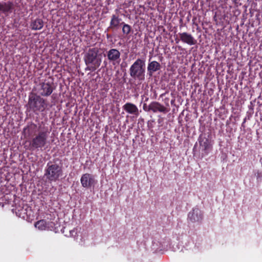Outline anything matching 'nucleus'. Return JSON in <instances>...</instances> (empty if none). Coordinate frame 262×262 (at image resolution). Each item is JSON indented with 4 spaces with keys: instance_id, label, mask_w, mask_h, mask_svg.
Returning <instances> with one entry per match:
<instances>
[{
    "instance_id": "0eeeda50",
    "label": "nucleus",
    "mask_w": 262,
    "mask_h": 262,
    "mask_svg": "<svg viewBox=\"0 0 262 262\" xmlns=\"http://www.w3.org/2000/svg\"><path fill=\"white\" fill-rule=\"evenodd\" d=\"M54 90L53 82L45 80L39 83L35 89L36 94L41 97H48L52 93Z\"/></svg>"
},
{
    "instance_id": "412c9836",
    "label": "nucleus",
    "mask_w": 262,
    "mask_h": 262,
    "mask_svg": "<svg viewBox=\"0 0 262 262\" xmlns=\"http://www.w3.org/2000/svg\"><path fill=\"white\" fill-rule=\"evenodd\" d=\"M228 0H219V3L222 4H226Z\"/></svg>"
},
{
    "instance_id": "f03ea898",
    "label": "nucleus",
    "mask_w": 262,
    "mask_h": 262,
    "mask_svg": "<svg viewBox=\"0 0 262 262\" xmlns=\"http://www.w3.org/2000/svg\"><path fill=\"white\" fill-rule=\"evenodd\" d=\"M63 175L62 166L55 162L49 161L44 170L47 181L51 183L59 181Z\"/></svg>"
},
{
    "instance_id": "2eb2a0df",
    "label": "nucleus",
    "mask_w": 262,
    "mask_h": 262,
    "mask_svg": "<svg viewBox=\"0 0 262 262\" xmlns=\"http://www.w3.org/2000/svg\"><path fill=\"white\" fill-rule=\"evenodd\" d=\"M161 69L160 63L156 61H152L149 62L147 66L148 74L149 76H151L153 73Z\"/></svg>"
},
{
    "instance_id": "f3484780",
    "label": "nucleus",
    "mask_w": 262,
    "mask_h": 262,
    "mask_svg": "<svg viewBox=\"0 0 262 262\" xmlns=\"http://www.w3.org/2000/svg\"><path fill=\"white\" fill-rule=\"evenodd\" d=\"M38 126H37L36 124L31 122L24 128V131L27 133L29 136H35V134L37 130L38 131Z\"/></svg>"
},
{
    "instance_id": "a211bd4d",
    "label": "nucleus",
    "mask_w": 262,
    "mask_h": 262,
    "mask_svg": "<svg viewBox=\"0 0 262 262\" xmlns=\"http://www.w3.org/2000/svg\"><path fill=\"white\" fill-rule=\"evenodd\" d=\"M43 26V21L40 18H36L32 20L30 27L32 30H37L41 29Z\"/></svg>"
},
{
    "instance_id": "6e6552de",
    "label": "nucleus",
    "mask_w": 262,
    "mask_h": 262,
    "mask_svg": "<svg viewBox=\"0 0 262 262\" xmlns=\"http://www.w3.org/2000/svg\"><path fill=\"white\" fill-rule=\"evenodd\" d=\"M209 135L207 137L206 134H201L199 137L198 141L202 157L207 156L212 148L211 141L209 139Z\"/></svg>"
},
{
    "instance_id": "5701e85b",
    "label": "nucleus",
    "mask_w": 262,
    "mask_h": 262,
    "mask_svg": "<svg viewBox=\"0 0 262 262\" xmlns=\"http://www.w3.org/2000/svg\"><path fill=\"white\" fill-rule=\"evenodd\" d=\"M216 17V13L215 14V15H214V17Z\"/></svg>"
},
{
    "instance_id": "ddd939ff",
    "label": "nucleus",
    "mask_w": 262,
    "mask_h": 262,
    "mask_svg": "<svg viewBox=\"0 0 262 262\" xmlns=\"http://www.w3.org/2000/svg\"><path fill=\"white\" fill-rule=\"evenodd\" d=\"M123 109L128 114L134 115L137 117L139 115L138 108L132 103L127 102L123 106Z\"/></svg>"
},
{
    "instance_id": "aec40b11",
    "label": "nucleus",
    "mask_w": 262,
    "mask_h": 262,
    "mask_svg": "<svg viewBox=\"0 0 262 262\" xmlns=\"http://www.w3.org/2000/svg\"><path fill=\"white\" fill-rule=\"evenodd\" d=\"M143 109L145 112L150 111V109H149V104L147 106L146 103H144L143 106Z\"/></svg>"
},
{
    "instance_id": "20e7f679",
    "label": "nucleus",
    "mask_w": 262,
    "mask_h": 262,
    "mask_svg": "<svg viewBox=\"0 0 262 262\" xmlns=\"http://www.w3.org/2000/svg\"><path fill=\"white\" fill-rule=\"evenodd\" d=\"M98 48H93L89 49L85 54L84 60L87 66V70L93 72L100 67L102 59L101 56L98 55Z\"/></svg>"
},
{
    "instance_id": "4be33fe9",
    "label": "nucleus",
    "mask_w": 262,
    "mask_h": 262,
    "mask_svg": "<svg viewBox=\"0 0 262 262\" xmlns=\"http://www.w3.org/2000/svg\"><path fill=\"white\" fill-rule=\"evenodd\" d=\"M106 34H107V37L109 38L110 37V34L107 33Z\"/></svg>"
},
{
    "instance_id": "dca6fc26",
    "label": "nucleus",
    "mask_w": 262,
    "mask_h": 262,
    "mask_svg": "<svg viewBox=\"0 0 262 262\" xmlns=\"http://www.w3.org/2000/svg\"><path fill=\"white\" fill-rule=\"evenodd\" d=\"M120 53L117 49H112L107 52V58L110 61H116L120 58Z\"/></svg>"
},
{
    "instance_id": "6ab92c4d",
    "label": "nucleus",
    "mask_w": 262,
    "mask_h": 262,
    "mask_svg": "<svg viewBox=\"0 0 262 262\" xmlns=\"http://www.w3.org/2000/svg\"><path fill=\"white\" fill-rule=\"evenodd\" d=\"M182 40L190 45H195L196 40L190 34H180Z\"/></svg>"
},
{
    "instance_id": "4468645a",
    "label": "nucleus",
    "mask_w": 262,
    "mask_h": 262,
    "mask_svg": "<svg viewBox=\"0 0 262 262\" xmlns=\"http://www.w3.org/2000/svg\"><path fill=\"white\" fill-rule=\"evenodd\" d=\"M35 227L40 230H45L50 227H53L54 224L52 222H47L45 220H40L35 223Z\"/></svg>"
},
{
    "instance_id": "39448f33",
    "label": "nucleus",
    "mask_w": 262,
    "mask_h": 262,
    "mask_svg": "<svg viewBox=\"0 0 262 262\" xmlns=\"http://www.w3.org/2000/svg\"><path fill=\"white\" fill-rule=\"evenodd\" d=\"M115 13L111 16L108 29L112 31H117L122 28L123 33H130L131 30L130 26L125 24L122 19L119 17V15L121 14L120 8L115 9Z\"/></svg>"
},
{
    "instance_id": "7ed1b4c3",
    "label": "nucleus",
    "mask_w": 262,
    "mask_h": 262,
    "mask_svg": "<svg viewBox=\"0 0 262 262\" xmlns=\"http://www.w3.org/2000/svg\"><path fill=\"white\" fill-rule=\"evenodd\" d=\"M49 105L47 100L43 97L35 93H30L27 106L30 111L36 114L43 112L47 109Z\"/></svg>"
},
{
    "instance_id": "9d476101",
    "label": "nucleus",
    "mask_w": 262,
    "mask_h": 262,
    "mask_svg": "<svg viewBox=\"0 0 262 262\" xmlns=\"http://www.w3.org/2000/svg\"><path fill=\"white\" fill-rule=\"evenodd\" d=\"M80 182L83 187L89 188L92 186L94 187L96 184L97 181L92 174L86 173L81 176Z\"/></svg>"
},
{
    "instance_id": "f257e3e1",
    "label": "nucleus",
    "mask_w": 262,
    "mask_h": 262,
    "mask_svg": "<svg viewBox=\"0 0 262 262\" xmlns=\"http://www.w3.org/2000/svg\"><path fill=\"white\" fill-rule=\"evenodd\" d=\"M51 129L43 122L39 124L38 133L35 134L30 142L31 149H42L48 143V139Z\"/></svg>"
},
{
    "instance_id": "f8f14e48",
    "label": "nucleus",
    "mask_w": 262,
    "mask_h": 262,
    "mask_svg": "<svg viewBox=\"0 0 262 262\" xmlns=\"http://www.w3.org/2000/svg\"><path fill=\"white\" fill-rule=\"evenodd\" d=\"M149 109L154 113L160 112L166 114L169 111L165 106L157 101H152L149 104Z\"/></svg>"
},
{
    "instance_id": "9b49d317",
    "label": "nucleus",
    "mask_w": 262,
    "mask_h": 262,
    "mask_svg": "<svg viewBox=\"0 0 262 262\" xmlns=\"http://www.w3.org/2000/svg\"><path fill=\"white\" fill-rule=\"evenodd\" d=\"M14 9V4L11 1L0 2V14H4L6 16L11 13Z\"/></svg>"
},
{
    "instance_id": "423d86ee",
    "label": "nucleus",
    "mask_w": 262,
    "mask_h": 262,
    "mask_svg": "<svg viewBox=\"0 0 262 262\" xmlns=\"http://www.w3.org/2000/svg\"><path fill=\"white\" fill-rule=\"evenodd\" d=\"M145 62L143 59H137L129 68V74L135 80L143 81L145 79Z\"/></svg>"
},
{
    "instance_id": "1a4fd4ad",
    "label": "nucleus",
    "mask_w": 262,
    "mask_h": 262,
    "mask_svg": "<svg viewBox=\"0 0 262 262\" xmlns=\"http://www.w3.org/2000/svg\"><path fill=\"white\" fill-rule=\"evenodd\" d=\"M203 219V213L198 208L194 207L188 214L187 220L191 223H201Z\"/></svg>"
}]
</instances>
